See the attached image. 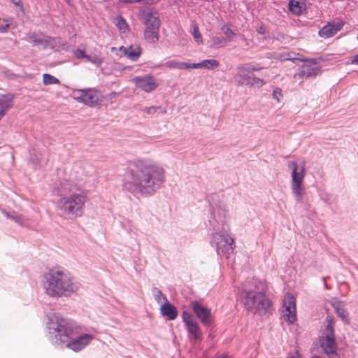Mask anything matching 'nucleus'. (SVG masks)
<instances>
[{
    "instance_id": "nucleus-3",
    "label": "nucleus",
    "mask_w": 358,
    "mask_h": 358,
    "mask_svg": "<svg viewBox=\"0 0 358 358\" xmlns=\"http://www.w3.org/2000/svg\"><path fill=\"white\" fill-rule=\"evenodd\" d=\"M45 293L50 297H70L81 287V284L63 267H52L45 273L42 280Z\"/></svg>"
},
{
    "instance_id": "nucleus-40",
    "label": "nucleus",
    "mask_w": 358,
    "mask_h": 358,
    "mask_svg": "<svg viewBox=\"0 0 358 358\" xmlns=\"http://www.w3.org/2000/svg\"><path fill=\"white\" fill-rule=\"evenodd\" d=\"M74 56L78 59H87L88 55L85 53L83 50L80 48H77L73 51Z\"/></svg>"
},
{
    "instance_id": "nucleus-20",
    "label": "nucleus",
    "mask_w": 358,
    "mask_h": 358,
    "mask_svg": "<svg viewBox=\"0 0 358 358\" xmlns=\"http://www.w3.org/2000/svg\"><path fill=\"white\" fill-rule=\"evenodd\" d=\"M120 51L132 62L137 61L142 53V49L139 45H131L128 47L121 46Z\"/></svg>"
},
{
    "instance_id": "nucleus-46",
    "label": "nucleus",
    "mask_w": 358,
    "mask_h": 358,
    "mask_svg": "<svg viewBox=\"0 0 358 358\" xmlns=\"http://www.w3.org/2000/svg\"><path fill=\"white\" fill-rule=\"evenodd\" d=\"M257 31L259 34H261V35H264L266 34V28L264 27V26L262 25L260 27H259L257 29Z\"/></svg>"
},
{
    "instance_id": "nucleus-50",
    "label": "nucleus",
    "mask_w": 358,
    "mask_h": 358,
    "mask_svg": "<svg viewBox=\"0 0 358 358\" xmlns=\"http://www.w3.org/2000/svg\"><path fill=\"white\" fill-rule=\"evenodd\" d=\"M350 64H355V65H358V54L355 55L351 62H350Z\"/></svg>"
},
{
    "instance_id": "nucleus-18",
    "label": "nucleus",
    "mask_w": 358,
    "mask_h": 358,
    "mask_svg": "<svg viewBox=\"0 0 358 358\" xmlns=\"http://www.w3.org/2000/svg\"><path fill=\"white\" fill-rule=\"evenodd\" d=\"M289 11L296 15L301 16L307 13L306 0H289L288 2Z\"/></svg>"
},
{
    "instance_id": "nucleus-48",
    "label": "nucleus",
    "mask_w": 358,
    "mask_h": 358,
    "mask_svg": "<svg viewBox=\"0 0 358 358\" xmlns=\"http://www.w3.org/2000/svg\"><path fill=\"white\" fill-rule=\"evenodd\" d=\"M161 0H144V4L151 6L158 3Z\"/></svg>"
},
{
    "instance_id": "nucleus-2",
    "label": "nucleus",
    "mask_w": 358,
    "mask_h": 358,
    "mask_svg": "<svg viewBox=\"0 0 358 358\" xmlns=\"http://www.w3.org/2000/svg\"><path fill=\"white\" fill-rule=\"evenodd\" d=\"M45 322L48 339L56 348H67L78 352L94 338V334L90 333L76 335L74 322L59 313L48 314Z\"/></svg>"
},
{
    "instance_id": "nucleus-8",
    "label": "nucleus",
    "mask_w": 358,
    "mask_h": 358,
    "mask_svg": "<svg viewBox=\"0 0 358 358\" xmlns=\"http://www.w3.org/2000/svg\"><path fill=\"white\" fill-rule=\"evenodd\" d=\"M288 168L292 170V182L291 189L292 194L295 197L296 202L302 203L305 189L303 187V182L306 176V169L301 166L299 171V166L295 161L289 162Z\"/></svg>"
},
{
    "instance_id": "nucleus-6",
    "label": "nucleus",
    "mask_w": 358,
    "mask_h": 358,
    "mask_svg": "<svg viewBox=\"0 0 358 358\" xmlns=\"http://www.w3.org/2000/svg\"><path fill=\"white\" fill-rule=\"evenodd\" d=\"M139 19L144 25V39L151 44H155L159 39L161 20L158 12L141 10Z\"/></svg>"
},
{
    "instance_id": "nucleus-26",
    "label": "nucleus",
    "mask_w": 358,
    "mask_h": 358,
    "mask_svg": "<svg viewBox=\"0 0 358 358\" xmlns=\"http://www.w3.org/2000/svg\"><path fill=\"white\" fill-rule=\"evenodd\" d=\"M220 30L225 35V38L228 42H231L236 36V33L231 29L229 24H224L220 27Z\"/></svg>"
},
{
    "instance_id": "nucleus-17",
    "label": "nucleus",
    "mask_w": 358,
    "mask_h": 358,
    "mask_svg": "<svg viewBox=\"0 0 358 358\" xmlns=\"http://www.w3.org/2000/svg\"><path fill=\"white\" fill-rule=\"evenodd\" d=\"M14 99L15 94L13 93H8L0 95V120L13 107Z\"/></svg>"
},
{
    "instance_id": "nucleus-9",
    "label": "nucleus",
    "mask_w": 358,
    "mask_h": 358,
    "mask_svg": "<svg viewBox=\"0 0 358 358\" xmlns=\"http://www.w3.org/2000/svg\"><path fill=\"white\" fill-rule=\"evenodd\" d=\"M325 328L323 336L320 339V346L324 353L332 352L337 350L336 335L334 329V318L332 315H327L325 318Z\"/></svg>"
},
{
    "instance_id": "nucleus-16",
    "label": "nucleus",
    "mask_w": 358,
    "mask_h": 358,
    "mask_svg": "<svg viewBox=\"0 0 358 358\" xmlns=\"http://www.w3.org/2000/svg\"><path fill=\"white\" fill-rule=\"evenodd\" d=\"M322 73V68L320 66H311L310 64H303L298 69L296 77L301 79L314 78Z\"/></svg>"
},
{
    "instance_id": "nucleus-11",
    "label": "nucleus",
    "mask_w": 358,
    "mask_h": 358,
    "mask_svg": "<svg viewBox=\"0 0 358 358\" xmlns=\"http://www.w3.org/2000/svg\"><path fill=\"white\" fill-rule=\"evenodd\" d=\"M189 306L204 327H209L213 323L214 317L210 308L197 300L191 301Z\"/></svg>"
},
{
    "instance_id": "nucleus-54",
    "label": "nucleus",
    "mask_w": 358,
    "mask_h": 358,
    "mask_svg": "<svg viewBox=\"0 0 358 358\" xmlns=\"http://www.w3.org/2000/svg\"><path fill=\"white\" fill-rule=\"evenodd\" d=\"M136 3H141L144 4V0H136Z\"/></svg>"
},
{
    "instance_id": "nucleus-10",
    "label": "nucleus",
    "mask_w": 358,
    "mask_h": 358,
    "mask_svg": "<svg viewBox=\"0 0 358 358\" xmlns=\"http://www.w3.org/2000/svg\"><path fill=\"white\" fill-rule=\"evenodd\" d=\"M246 69L245 66L242 64L237 67L236 72L234 73V78L236 83L238 85H245L248 87H258L260 88L263 87L266 82L254 74H251L248 71H244Z\"/></svg>"
},
{
    "instance_id": "nucleus-25",
    "label": "nucleus",
    "mask_w": 358,
    "mask_h": 358,
    "mask_svg": "<svg viewBox=\"0 0 358 358\" xmlns=\"http://www.w3.org/2000/svg\"><path fill=\"white\" fill-rule=\"evenodd\" d=\"M227 42V39L223 36H214L210 39V47L215 49L224 48Z\"/></svg>"
},
{
    "instance_id": "nucleus-55",
    "label": "nucleus",
    "mask_w": 358,
    "mask_h": 358,
    "mask_svg": "<svg viewBox=\"0 0 358 358\" xmlns=\"http://www.w3.org/2000/svg\"><path fill=\"white\" fill-rule=\"evenodd\" d=\"M64 1H66L68 4L71 3V0H64Z\"/></svg>"
},
{
    "instance_id": "nucleus-33",
    "label": "nucleus",
    "mask_w": 358,
    "mask_h": 358,
    "mask_svg": "<svg viewBox=\"0 0 358 358\" xmlns=\"http://www.w3.org/2000/svg\"><path fill=\"white\" fill-rule=\"evenodd\" d=\"M243 65L246 69L244 71H248V72H250L251 74L255 71H259L264 69L263 66L258 64H245Z\"/></svg>"
},
{
    "instance_id": "nucleus-28",
    "label": "nucleus",
    "mask_w": 358,
    "mask_h": 358,
    "mask_svg": "<svg viewBox=\"0 0 358 358\" xmlns=\"http://www.w3.org/2000/svg\"><path fill=\"white\" fill-rule=\"evenodd\" d=\"M3 214L8 218L15 221L16 223H18L19 224H22V216L15 211L13 212H7L5 210H1Z\"/></svg>"
},
{
    "instance_id": "nucleus-7",
    "label": "nucleus",
    "mask_w": 358,
    "mask_h": 358,
    "mask_svg": "<svg viewBox=\"0 0 358 358\" xmlns=\"http://www.w3.org/2000/svg\"><path fill=\"white\" fill-rule=\"evenodd\" d=\"M86 196L84 194L76 193L60 198L57 207L64 214L77 217L82 216Z\"/></svg>"
},
{
    "instance_id": "nucleus-34",
    "label": "nucleus",
    "mask_w": 358,
    "mask_h": 358,
    "mask_svg": "<svg viewBox=\"0 0 358 358\" xmlns=\"http://www.w3.org/2000/svg\"><path fill=\"white\" fill-rule=\"evenodd\" d=\"M152 294L154 296V298H155V301L157 303H160L162 299L164 300V297H166V296H164L163 294L162 291L160 289H159L157 287H153L152 289Z\"/></svg>"
},
{
    "instance_id": "nucleus-29",
    "label": "nucleus",
    "mask_w": 358,
    "mask_h": 358,
    "mask_svg": "<svg viewBox=\"0 0 358 358\" xmlns=\"http://www.w3.org/2000/svg\"><path fill=\"white\" fill-rule=\"evenodd\" d=\"M203 68L208 70H213L220 66V62L215 59L203 60Z\"/></svg>"
},
{
    "instance_id": "nucleus-14",
    "label": "nucleus",
    "mask_w": 358,
    "mask_h": 358,
    "mask_svg": "<svg viewBox=\"0 0 358 358\" xmlns=\"http://www.w3.org/2000/svg\"><path fill=\"white\" fill-rule=\"evenodd\" d=\"M182 322L188 332L189 337L196 341L202 339V331L199 324L194 320L191 313L185 310L182 314Z\"/></svg>"
},
{
    "instance_id": "nucleus-31",
    "label": "nucleus",
    "mask_w": 358,
    "mask_h": 358,
    "mask_svg": "<svg viewBox=\"0 0 358 358\" xmlns=\"http://www.w3.org/2000/svg\"><path fill=\"white\" fill-rule=\"evenodd\" d=\"M43 81L45 85H54V84H59V80L56 77L48 74V73H44L43 76Z\"/></svg>"
},
{
    "instance_id": "nucleus-35",
    "label": "nucleus",
    "mask_w": 358,
    "mask_h": 358,
    "mask_svg": "<svg viewBox=\"0 0 358 358\" xmlns=\"http://www.w3.org/2000/svg\"><path fill=\"white\" fill-rule=\"evenodd\" d=\"M192 35L194 38L195 41L198 44H201L203 43L202 36L199 31V29L197 25H194V29H193Z\"/></svg>"
},
{
    "instance_id": "nucleus-39",
    "label": "nucleus",
    "mask_w": 358,
    "mask_h": 358,
    "mask_svg": "<svg viewBox=\"0 0 358 358\" xmlns=\"http://www.w3.org/2000/svg\"><path fill=\"white\" fill-rule=\"evenodd\" d=\"M272 97L278 103L280 102V99L282 98V90L280 87H276L273 91Z\"/></svg>"
},
{
    "instance_id": "nucleus-12",
    "label": "nucleus",
    "mask_w": 358,
    "mask_h": 358,
    "mask_svg": "<svg viewBox=\"0 0 358 358\" xmlns=\"http://www.w3.org/2000/svg\"><path fill=\"white\" fill-rule=\"evenodd\" d=\"M72 96L78 102L91 107L99 101L97 92L92 88L76 90L72 92Z\"/></svg>"
},
{
    "instance_id": "nucleus-51",
    "label": "nucleus",
    "mask_w": 358,
    "mask_h": 358,
    "mask_svg": "<svg viewBox=\"0 0 358 358\" xmlns=\"http://www.w3.org/2000/svg\"><path fill=\"white\" fill-rule=\"evenodd\" d=\"M327 278H328V277H324V278H323L324 285V287H325V289H331V287L327 285V282H326V281H327Z\"/></svg>"
},
{
    "instance_id": "nucleus-27",
    "label": "nucleus",
    "mask_w": 358,
    "mask_h": 358,
    "mask_svg": "<svg viewBox=\"0 0 358 358\" xmlns=\"http://www.w3.org/2000/svg\"><path fill=\"white\" fill-rule=\"evenodd\" d=\"M166 66L172 69H185V62H179L175 59L167 61L165 64Z\"/></svg>"
},
{
    "instance_id": "nucleus-23",
    "label": "nucleus",
    "mask_w": 358,
    "mask_h": 358,
    "mask_svg": "<svg viewBox=\"0 0 358 358\" xmlns=\"http://www.w3.org/2000/svg\"><path fill=\"white\" fill-rule=\"evenodd\" d=\"M115 24L122 33H126L129 31V25L126 20L121 15H118L115 19Z\"/></svg>"
},
{
    "instance_id": "nucleus-38",
    "label": "nucleus",
    "mask_w": 358,
    "mask_h": 358,
    "mask_svg": "<svg viewBox=\"0 0 358 358\" xmlns=\"http://www.w3.org/2000/svg\"><path fill=\"white\" fill-rule=\"evenodd\" d=\"M331 23V27L334 29L336 34L343 27L344 22L341 20H334Z\"/></svg>"
},
{
    "instance_id": "nucleus-24",
    "label": "nucleus",
    "mask_w": 358,
    "mask_h": 358,
    "mask_svg": "<svg viewBox=\"0 0 358 358\" xmlns=\"http://www.w3.org/2000/svg\"><path fill=\"white\" fill-rule=\"evenodd\" d=\"M319 36L324 38H328L336 34L334 29L331 27V23L324 25L318 33Z\"/></svg>"
},
{
    "instance_id": "nucleus-19",
    "label": "nucleus",
    "mask_w": 358,
    "mask_h": 358,
    "mask_svg": "<svg viewBox=\"0 0 358 358\" xmlns=\"http://www.w3.org/2000/svg\"><path fill=\"white\" fill-rule=\"evenodd\" d=\"M165 301L161 306L160 311L162 316L167 317L169 320H174L177 318L178 311L177 308L170 303L166 297H164Z\"/></svg>"
},
{
    "instance_id": "nucleus-44",
    "label": "nucleus",
    "mask_w": 358,
    "mask_h": 358,
    "mask_svg": "<svg viewBox=\"0 0 358 358\" xmlns=\"http://www.w3.org/2000/svg\"><path fill=\"white\" fill-rule=\"evenodd\" d=\"M328 358H340V355L337 353V350H334L332 352L325 353Z\"/></svg>"
},
{
    "instance_id": "nucleus-37",
    "label": "nucleus",
    "mask_w": 358,
    "mask_h": 358,
    "mask_svg": "<svg viewBox=\"0 0 358 358\" xmlns=\"http://www.w3.org/2000/svg\"><path fill=\"white\" fill-rule=\"evenodd\" d=\"M86 60L87 62L92 63L93 64H95L97 66H100L103 62V59L100 57L96 55H88Z\"/></svg>"
},
{
    "instance_id": "nucleus-32",
    "label": "nucleus",
    "mask_w": 358,
    "mask_h": 358,
    "mask_svg": "<svg viewBox=\"0 0 358 358\" xmlns=\"http://www.w3.org/2000/svg\"><path fill=\"white\" fill-rule=\"evenodd\" d=\"M321 199L326 204L331 206L335 203L336 196L332 194L324 193L321 194Z\"/></svg>"
},
{
    "instance_id": "nucleus-45",
    "label": "nucleus",
    "mask_w": 358,
    "mask_h": 358,
    "mask_svg": "<svg viewBox=\"0 0 358 358\" xmlns=\"http://www.w3.org/2000/svg\"><path fill=\"white\" fill-rule=\"evenodd\" d=\"M301 59H299V58H297V57L291 58V57L281 56V60H282V61H292L293 62H295L296 60H300L301 61Z\"/></svg>"
},
{
    "instance_id": "nucleus-13",
    "label": "nucleus",
    "mask_w": 358,
    "mask_h": 358,
    "mask_svg": "<svg viewBox=\"0 0 358 358\" xmlns=\"http://www.w3.org/2000/svg\"><path fill=\"white\" fill-rule=\"evenodd\" d=\"M284 320L289 324H294L297 319L296 299L293 294L287 293L284 298L282 305Z\"/></svg>"
},
{
    "instance_id": "nucleus-56",
    "label": "nucleus",
    "mask_w": 358,
    "mask_h": 358,
    "mask_svg": "<svg viewBox=\"0 0 358 358\" xmlns=\"http://www.w3.org/2000/svg\"><path fill=\"white\" fill-rule=\"evenodd\" d=\"M357 41H358V35H357Z\"/></svg>"
},
{
    "instance_id": "nucleus-21",
    "label": "nucleus",
    "mask_w": 358,
    "mask_h": 358,
    "mask_svg": "<svg viewBox=\"0 0 358 358\" xmlns=\"http://www.w3.org/2000/svg\"><path fill=\"white\" fill-rule=\"evenodd\" d=\"M332 306L334 308L336 313L339 317H341L343 324H350V321L348 317L349 313L347 309L345 308V306L343 303V302L337 301L334 302Z\"/></svg>"
},
{
    "instance_id": "nucleus-52",
    "label": "nucleus",
    "mask_w": 358,
    "mask_h": 358,
    "mask_svg": "<svg viewBox=\"0 0 358 358\" xmlns=\"http://www.w3.org/2000/svg\"><path fill=\"white\" fill-rule=\"evenodd\" d=\"M31 159L33 160L37 164H41V163H42L38 159H36L35 161L33 157H31Z\"/></svg>"
},
{
    "instance_id": "nucleus-49",
    "label": "nucleus",
    "mask_w": 358,
    "mask_h": 358,
    "mask_svg": "<svg viewBox=\"0 0 358 358\" xmlns=\"http://www.w3.org/2000/svg\"><path fill=\"white\" fill-rule=\"evenodd\" d=\"M10 1L16 6H19L21 9H23V5L21 3L20 0H10Z\"/></svg>"
},
{
    "instance_id": "nucleus-41",
    "label": "nucleus",
    "mask_w": 358,
    "mask_h": 358,
    "mask_svg": "<svg viewBox=\"0 0 358 358\" xmlns=\"http://www.w3.org/2000/svg\"><path fill=\"white\" fill-rule=\"evenodd\" d=\"M202 66H203V62H201L199 63H192V64L185 62V69L203 68Z\"/></svg>"
},
{
    "instance_id": "nucleus-4",
    "label": "nucleus",
    "mask_w": 358,
    "mask_h": 358,
    "mask_svg": "<svg viewBox=\"0 0 358 358\" xmlns=\"http://www.w3.org/2000/svg\"><path fill=\"white\" fill-rule=\"evenodd\" d=\"M227 213L225 209L220 205L210 206V216L208 218L209 230L215 231L212 234L210 244L215 247L218 256L229 258L234 251V239L227 234L228 225L226 222Z\"/></svg>"
},
{
    "instance_id": "nucleus-53",
    "label": "nucleus",
    "mask_w": 358,
    "mask_h": 358,
    "mask_svg": "<svg viewBox=\"0 0 358 358\" xmlns=\"http://www.w3.org/2000/svg\"><path fill=\"white\" fill-rule=\"evenodd\" d=\"M219 358H231V357L226 354H222Z\"/></svg>"
},
{
    "instance_id": "nucleus-15",
    "label": "nucleus",
    "mask_w": 358,
    "mask_h": 358,
    "mask_svg": "<svg viewBox=\"0 0 358 358\" xmlns=\"http://www.w3.org/2000/svg\"><path fill=\"white\" fill-rule=\"evenodd\" d=\"M132 82L138 88L145 92L154 91L157 87L155 78L150 75L136 76L133 78Z\"/></svg>"
},
{
    "instance_id": "nucleus-36",
    "label": "nucleus",
    "mask_w": 358,
    "mask_h": 358,
    "mask_svg": "<svg viewBox=\"0 0 358 358\" xmlns=\"http://www.w3.org/2000/svg\"><path fill=\"white\" fill-rule=\"evenodd\" d=\"M301 61L306 63V64H310L311 66H315L320 61H323L322 57L316 58H303Z\"/></svg>"
},
{
    "instance_id": "nucleus-30",
    "label": "nucleus",
    "mask_w": 358,
    "mask_h": 358,
    "mask_svg": "<svg viewBox=\"0 0 358 358\" xmlns=\"http://www.w3.org/2000/svg\"><path fill=\"white\" fill-rule=\"evenodd\" d=\"M142 111L143 113H146L147 114H149V115H152V114H155L157 113H166V110H164L162 107L157 106H150V107H145L142 109Z\"/></svg>"
},
{
    "instance_id": "nucleus-42",
    "label": "nucleus",
    "mask_w": 358,
    "mask_h": 358,
    "mask_svg": "<svg viewBox=\"0 0 358 358\" xmlns=\"http://www.w3.org/2000/svg\"><path fill=\"white\" fill-rule=\"evenodd\" d=\"M29 41L33 43V45H34V41H37L38 37L35 33H30L27 35Z\"/></svg>"
},
{
    "instance_id": "nucleus-47",
    "label": "nucleus",
    "mask_w": 358,
    "mask_h": 358,
    "mask_svg": "<svg viewBox=\"0 0 358 358\" xmlns=\"http://www.w3.org/2000/svg\"><path fill=\"white\" fill-rule=\"evenodd\" d=\"M120 4H131L136 3V0H119Z\"/></svg>"
},
{
    "instance_id": "nucleus-1",
    "label": "nucleus",
    "mask_w": 358,
    "mask_h": 358,
    "mask_svg": "<svg viewBox=\"0 0 358 358\" xmlns=\"http://www.w3.org/2000/svg\"><path fill=\"white\" fill-rule=\"evenodd\" d=\"M166 181V171L159 163L150 159L131 162L125 171L122 189L134 195L148 197L159 191Z\"/></svg>"
},
{
    "instance_id": "nucleus-43",
    "label": "nucleus",
    "mask_w": 358,
    "mask_h": 358,
    "mask_svg": "<svg viewBox=\"0 0 358 358\" xmlns=\"http://www.w3.org/2000/svg\"><path fill=\"white\" fill-rule=\"evenodd\" d=\"M9 24L7 23H0V32L6 33L8 31Z\"/></svg>"
},
{
    "instance_id": "nucleus-5",
    "label": "nucleus",
    "mask_w": 358,
    "mask_h": 358,
    "mask_svg": "<svg viewBox=\"0 0 358 358\" xmlns=\"http://www.w3.org/2000/svg\"><path fill=\"white\" fill-rule=\"evenodd\" d=\"M241 298L245 308L255 313H266L271 306L265 294L264 283L255 278L245 283Z\"/></svg>"
},
{
    "instance_id": "nucleus-22",
    "label": "nucleus",
    "mask_w": 358,
    "mask_h": 358,
    "mask_svg": "<svg viewBox=\"0 0 358 358\" xmlns=\"http://www.w3.org/2000/svg\"><path fill=\"white\" fill-rule=\"evenodd\" d=\"M57 40H60V38H54L51 36L38 38L37 41H34V45H41L43 49H47L48 48H53L54 45L52 44V41H56Z\"/></svg>"
}]
</instances>
